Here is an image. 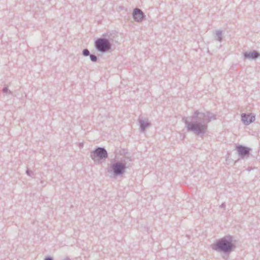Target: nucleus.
Listing matches in <instances>:
<instances>
[{
	"label": "nucleus",
	"instance_id": "nucleus-5",
	"mask_svg": "<svg viewBox=\"0 0 260 260\" xmlns=\"http://www.w3.org/2000/svg\"><path fill=\"white\" fill-rule=\"evenodd\" d=\"M242 120L245 124H248L255 120V117L251 115L243 114L242 115Z\"/></svg>",
	"mask_w": 260,
	"mask_h": 260
},
{
	"label": "nucleus",
	"instance_id": "nucleus-8",
	"mask_svg": "<svg viewBox=\"0 0 260 260\" xmlns=\"http://www.w3.org/2000/svg\"><path fill=\"white\" fill-rule=\"evenodd\" d=\"M258 56V54L255 51L250 52L247 54L248 57L252 58H256Z\"/></svg>",
	"mask_w": 260,
	"mask_h": 260
},
{
	"label": "nucleus",
	"instance_id": "nucleus-6",
	"mask_svg": "<svg viewBox=\"0 0 260 260\" xmlns=\"http://www.w3.org/2000/svg\"><path fill=\"white\" fill-rule=\"evenodd\" d=\"M124 169V165L122 164H117L114 166L113 169L116 174H120Z\"/></svg>",
	"mask_w": 260,
	"mask_h": 260
},
{
	"label": "nucleus",
	"instance_id": "nucleus-11",
	"mask_svg": "<svg viewBox=\"0 0 260 260\" xmlns=\"http://www.w3.org/2000/svg\"><path fill=\"white\" fill-rule=\"evenodd\" d=\"M45 260H52V259L50 257H47L45 258Z\"/></svg>",
	"mask_w": 260,
	"mask_h": 260
},
{
	"label": "nucleus",
	"instance_id": "nucleus-7",
	"mask_svg": "<svg viewBox=\"0 0 260 260\" xmlns=\"http://www.w3.org/2000/svg\"><path fill=\"white\" fill-rule=\"evenodd\" d=\"M237 150L239 153L241 155H245L249 152L248 148L242 146L238 147L237 148Z\"/></svg>",
	"mask_w": 260,
	"mask_h": 260
},
{
	"label": "nucleus",
	"instance_id": "nucleus-4",
	"mask_svg": "<svg viewBox=\"0 0 260 260\" xmlns=\"http://www.w3.org/2000/svg\"><path fill=\"white\" fill-rule=\"evenodd\" d=\"M133 17L136 21H141L143 18V13L140 10L136 9L133 12Z\"/></svg>",
	"mask_w": 260,
	"mask_h": 260
},
{
	"label": "nucleus",
	"instance_id": "nucleus-9",
	"mask_svg": "<svg viewBox=\"0 0 260 260\" xmlns=\"http://www.w3.org/2000/svg\"><path fill=\"white\" fill-rule=\"evenodd\" d=\"M89 51L88 50H87V49L84 50V51H83V54L84 55L87 56V55H89Z\"/></svg>",
	"mask_w": 260,
	"mask_h": 260
},
{
	"label": "nucleus",
	"instance_id": "nucleus-2",
	"mask_svg": "<svg viewBox=\"0 0 260 260\" xmlns=\"http://www.w3.org/2000/svg\"><path fill=\"white\" fill-rule=\"evenodd\" d=\"M96 47L98 50L101 51H106L110 48L109 42L104 39H99L97 40L96 42Z\"/></svg>",
	"mask_w": 260,
	"mask_h": 260
},
{
	"label": "nucleus",
	"instance_id": "nucleus-10",
	"mask_svg": "<svg viewBox=\"0 0 260 260\" xmlns=\"http://www.w3.org/2000/svg\"><path fill=\"white\" fill-rule=\"evenodd\" d=\"M90 58H91V59L92 61H96V56H94V55H90Z\"/></svg>",
	"mask_w": 260,
	"mask_h": 260
},
{
	"label": "nucleus",
	"instance_id": "nucleus-3",
	"mask_svg": "<svg viewBox=\"0 0 260 260\" xmlns=\"http://www.w3.org/2000/svg\"><path fill=\"white\" fill-rule=\"evenodd\" d=\"M94 157L99 158H103L107 157V153L105 150L103 148H99L94 152Z\"/></svg>",
	"mask_w": 260,
	"mask_h": 260
},
{
	"label": "nucleus",
	"instance_id": "nucleus-1",
	"mask_svg": "<svg viewBox=\"0 0 260 260\" xmlns=\"http://www.w3.org/2000/svg\"><path fill=\"white\" fill-rule=\"evenodd\" d=\"M215 246V247L214 248L216 250L219 249L221 250L227 251L231 249L232 245L230 242L224 239H222Z\"/></svg>",
	"mask_w": 260,
	"mask_h": 260
}]
</instances>
